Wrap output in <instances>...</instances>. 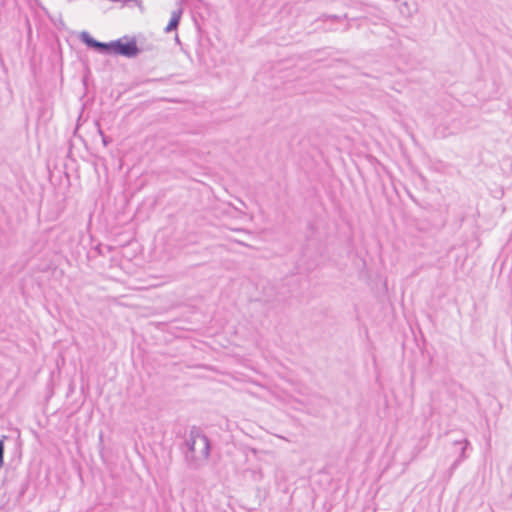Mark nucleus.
<instances>
[{
  "mask_svg": "<svg viewBox=\"0 0 512 512\" xmlns=\"http://www.w3.org/2000/svg\"><path fill=\"white\" fill-rule=\"evenodd\" d=\"M240 245H244V246H247V244L243 243V242H238Z\"/></svg>",
  "mask_w": 512,
  "mask_h": 512,
  "instance_id": "10",
  "label": "nucleus"
},
{
  "mask_svg": "<svg viewBox=\"0 0 512 512\" xmlns=\"http://www.w3.org/2000/svg\"><path fill=\"white\" fill-rule=\"evenodd\" d=\"M188 448L185 461L189 468L198 470L203 467L210 456V441L200 429L192 427L186 439Z\"/></svg>",
  "mask_w": 512,
  "mask_h": 512,
  "instance_id": "1",
  "label": "nucleus"
},
{
  "mask_svg": "<svg viewBox=\"0 0 512 512\" xmlns=\"http://www.w3.org/2000/svg\"><path fill=\"white\" fill-rule=\"evenodd\" d=\"M135 2H137L138 4H140L141 2L139 0H134Z\"/></svg>",
  "mask_w": 512,
  "mask_h": 512,
  "instance_id": "12",
  "label": "nucleus"
},
{
  "mask_svg": "<svg viewBox=\"0 0 512 512\" xmlns=\"http://www.w3.org/2000/svg\"><path fill=\"white\" fill-rule=\"evenodd\" d=\"M280 439H283L285 441H288L287 438H285L284 436H278Z\"/></svg>",
  "mask_w": 512,
  "mask_h": 512,
  "instance_id": "9",
  "label": "nucleus"
},
{
  "mask_svg": "<svg viewBox=\"0 0 512 512\" xmlns=\"http://www.w3.org/2000/svg\"><path fill=\"white\" fill-rule=\"evenodd\" d=\"M3 456H4V442H3V440L0 439V468H2L3 463H4Z\"/></svg>",
  "mask_w": 512,
  "mask_h": 512,
  "instance_id": "6",
  "label": "nucleus"
},
{
  "mask_svg": "<svg viewBox=\"0 0 512 512\" xmlns=\"http://www.w3.org/2000/svg\"><path fill=\"white\" fill-rule=\"evenodd\" d=\"M181 15H182L181 9L172 12L171 19H170L168 25L164 29V31L166 33H169L171 31L177 29L179 22H180Z\"/></svg>",
  "mask_w": 512,
  "mask_h": 512,
  "instance_id": "3",
  "label": "nucleus"
},
{
  "mask_svg": "<svg viewBox=\"0 0 512 512\" xmlns=\"http://www.w3.org/2000/svg\"><path fill=\"white\" fill-rule=\"evenodd\" d=\"M80 39L82 40V42H84L87 46L89 47H92V48H95L96 47V44H97V40H95L94 38H92L88 32H82L81 35H80Z\"/></svg>",
  "mask_w": 512,
  "mask_h": 512,
  "instance_id": "5",
  "label": "nucleus"
},
{
  "mask_svg": "<svg viewBox=\"0 0 512 512\" xmlns=\"http://www.w3.org/2000/svg\"><path fill=\"white\" fill-rule=\"evenodd\" d=\"M95 49H97L98 51L103 52V53H113L114 41H111L109 43L97 41Z\"/></svg>",
  "mask_w": 512,
  "mask_h": 512,
  "instance_id": "4",
  "label": "nucleus"
},
{
  "mask_svg": "<svg viewBox=\"0 0 512 512\" xmlns=\"http://www.w3.org/2000/svg\"><path fill=\"white\" fill-rule=\"evenodd\" d=\"M465 448L462 449L461 455L464 457Z\"/></svg>",
  "mask_w": 512,
  "mask_h": 512,
  "instance_id": "11",
  "label": "nucleus"
},
{
  "mask_svg": "<svg viewBox=\"0 0 512 512\" xmlns=\"http://www.w3.org/2000/svg\"><path fill=\"white\" fill-rule=\"evenodd\" d=\"M103 143H104L105 146L108 144V142H107V140H106V138L104 136H103Z\"/></svg>",
  "mask_w": 512,
  "mask_h": 512,
  "instance_id": "7",
  "label": "nucleus"
},
{
  "mask_svg": "<svg viewBox=\"0 0 512 512\" xmlns=\"http://www.w3.org/2000/svg\"><path fill=\"white\" fill-rule=\"evenodd\" d=\"M113 53L126 57H134L139 53V49L134 40L127 43H122L121 40H116L114 41Z\"/></svg>",
  "mask_w": 512,
  "mask_h": 512,
  "instance_id": "2",
  "label": "nucleus"
},
{
  "mask_svg": "<svg viewBox=\"0 0 512 512\" xmlns=\"http://www.w3.org/2000/svg\"><path fill=\"white\" fill-rule=\"evenodd\" d=\"M239 203H240L243 207H245V206H246V204H245L242 200H239Z\"/></svg>",
  "mask_w": 512,
  "mask_h": 512,
  "instance_id": "8",
  "label": "nucleus"
}]
</instances>
